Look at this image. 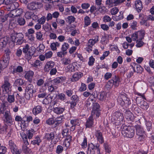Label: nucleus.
Segmentation results:
<instances>
[{
    "label": "nucleus",
    "mask_w": 154,
    "mask_h": 154,
    "mask_svg": "<svg viewBox=\"0 0 154 154\" xmlns=\"http://www.w3.org/2000/svg\"><path fill=\"white\" fill-rule=\"evenodd\" d=\"M121 128L122 133L125 137L131 138L134 136L135 133L134 127L123 125Z\"/></svg>",
    "instance_id": "obj_1"
},
{
    "label": "nucleus",
    "mask_w": 154,
    "mask_h": 154,
    "mask_svg": "<svg viewBox=\"0 0 154 154\" xmlns=\"http://www.w3.org/2000/svg\"><path fill=\"white\" fill-rule=\"evenodd\" d=\"M0 114H2L7 121L11 120L10 110L7 105V102H4L0 106Z\"/></svg>",
    "instance_id": "obj_2"
},
{
    "label": "nucleus",
    "mask_w": 154,
    "mask_h": 154,
    "mask_svg": "<svg viewBox=\"0 0 154 154\" xmlns=\"http://www.w3.org/2000/svg\"><path fill=\"white\" fill-rule=\"evenodd\" d=\"M87 152V154H101L99 144L94 145L92 143L89 144Z\"/></svg>",
    "instance_id": "obj_3"
},
{
    "label": "nucleus",
    "mask_w": 154,
    "mask_h": 154,
    "mask_svg": "<svg viewBox=\"0 0 154 154\" xmlns=\"http://www.w3.org/2000/svg\"><path fill=\"white\" fill-rule=\"evenodd\" d=\"M9 77L5 76L4 78V83L2 86L3 91L5 94H11V85L9 82Z\"/></svg>",
    "instance_id": "obj_4"
},
{
    "label": "nucleus",
    "mask_w": 154,
    "mask_h": 154,
    "mask_svg": "<svg viewBox=\"0 0 154 154\" xmlns=\"http://www.w3.org/2000/svg\"><path fill=\"white\" fill-rule=\"evenodd\" d=\"M136 134L138 136V140L140 141H143L145 140V132L143 127L139 125L135 126Z\"/></svg>",
    "instance_id": "obj_5"
},
{
    "label": "nucleus",
    "mask_w": 154,
    "mask_h": 154,
    "mask_svg": "<svg viewBox=\"0 0 154 154\" xmlns=\"http://www.w3.org/2000/svg\"><path fill=\"white\" fill-rule=\"evenodd\" d=\"M23 52L25 54L26 58L29 60L32 58V56L33 54L32 51L30 48L28 44H26L23 48Z\"/></svg>",
    "instance_id": "obj_6"
},
{
    "label": "nucleus",
    "mask_w": 154,
    "mask_h": 154,
    "mask_svg": "<svg viewBox=\"0 0 154 154\" xmlns=\"http://www.w3.org/2000/svg\"><path fill=\"white\" fill-rule=\"evenodd\" d=\"M113 117L116 122V125H121L124 119L123 114L119 112H116L114 113Z\"/></svg>",
    "instance_id": "obj_7"
},
{
    "label": "nucleus",
    "mask_w": 154,
    "mask_h": 154,
    "mask_svg": "<svg viewBox=\"0 0 154 154\" xmlns=\"http://www.w3.org/2000/svg\"><path fill=\"white\" fill-rule=\"evenodd\" d=\"M23 13V10L22 9H18L11 11L8 13L9 17H14L20 16Z\"/></svg>",
    "instance_id": "obj_8"
},
{
    "label": "nucleus",
    "mask_w": 154,
    "mask_h": 154,
    "mask_svg": "<svg viewBox=\"0 0 154 154\" xmlns=\"http://www.w3.org/2000/svg\"><path fill=\"white\" fill-rule=\"evenodd\" d=\"M55 65V63L52 61H47L44 68V70L46 72H48Z\"/></svg>",
    "instance_id": "obj_9"
},
{
    "label": "nucleus",
    "mask_w": 154,
    "mask_h": 154,
    "mask_svg": "<svg viewBox=\"0 0 154 154\" xmlns=\"http://www.w3.org/2000/svg\"><path fill=\"white\" fill-rule=\"evenodd\" d=\"M9 60L2 57L0 59V70H3L6 67Z\"/></svg>",
    "instance_id": "obj_10"
},
{
    "label": "nucleus",
    "mask_w": 154,
    "mask_h": 154,
    "mask_svg": "<svg viewBox=\"0 0 154 154\" xmlns=\"http://www.w3.org/2000/svg\"><path fill=\"white\" fill-rule=\"evenodd\" d=\"M99 37L98 36H96L94 37V39H90L89 40L88 43V46L90 48V50H92L91 48H92L93 46L94 45L95 43L98 42Z\"/></svg>",
    "instance_id": "obj_11"
},
{
    "label": "nucleus",
    "mask_w": 154,
    "mask_h": 154,
    "mask_svg": "<svg viewBox=\"0 0 154 154\" xmlns=\"http://www.w3.org/2000/svg\"><path fill=\"white\" fill-rule=\"evenodd\" d=\"M54 103V107L53 108V111L57 114H60L63 113L65 110V108L58 107L56 106V102L55 101Z\"/></svg>",
    "instance_id": "obj_12"
},
{
    "label": "nucleus",
    "mask_w": 154,
    "mask_h": 154,
    "mask_svg": "<svg viewBox=\"0 0 154 154\" xmlns=\"http://www.w3.org/2000/svg\"><path fill=\"white\" fill-rule=\"evenodd\" d=\"M9 38L4 37L0 39V49L5 48L8 42Z\"/></svg>",
    "instance_id": "obj_13"
},
{
    "label": "nucleus",
    "mask_w": 154,
    "mask_h": 154,
    "mask_svg": "<svg viewBox=\"0 0 154 154\" xmlns=\"http://www.w3.org/2000/svg\"><path fill=\"white\" fill-rule=\"evenodd\" d=\"M24 36L22 33H19L17 34L16 43V45H21L23 42Z\"/></svg>",
    "instance_id": "obj_14"
},
{
    "label": "nucleus",
    "mask_w": 154,
    "mask_h": 154,
    "mask_svg": "<svg viewBox=\"0 0 154 154\" xmlns=\"http://www.w3.org/2000/svg\"><path fill=\"white\" fill-rule=\"evenodd\" d=\"M95 136L97 141L100 143L102 144L104 142L103 137L102 133L100 131H97L95 133Z\"/></svg>",
    "instance_id": "obj_15"
},
{
    "label": "nucleus",
    "mask_w": 154,
    "mask_h": 154,
    "mask_svg": "<svg viewBox=\"0 0 154 154\" xmlns=\"http://www.w3.org/2000/svg\"><path fill=\"white\" fill-rule=\"evenodd\" d=\"M72 136H69L67 138H65L63 143V146L66 147V149L69 148L71 143L72 141Z\"/></svg>",
    "instance_id": "obj_16"
},
{
    "label": "nucleus",
    "mask_w": 154,
    "mask_h": 154,
    "mask_svg": "<svg viewBox=\"0 0 154 154\" xmlns=\"http://www.w3.org/2000/svg\"><path fill=\"white\" fill-rule=\"evenodd\" d=\"M83 76V73L81 72H75L72 76L71 79L72 82L76 81L79 80Z\"/></svg>",
    "instance_id": "obj_17"
},
{
    "label": "nucleus",
    "mask_w": 154,
    "mask_h": 154,
    "mask_svg": "<svg viewBox=\"0 0 154 154\" xmlns=\"http://www.w3.org/2000/svg\"><path fill=\"white\" fill-rule=\"evenodd\" d=\"M41 5L40 3H36L32 2L29 3L28 6V8L30 10H35L36 8H39V5Z\"/></svg>",
    "instance_id": "obj_18"
},
{
    "label": "nucleus",
    "mask_w": 154,
    "mask_h": 154,
    "mask_svg": "<svg viewBox=\"0 0 154 154\" xmlns=\"http://www.w3.org/2000/svg\"><path fill=\"white\" fill-rule=\"evenodd\" d=\"M33 89L34 86L33 85L31 84H29L25 88V93L33 95Z\"/></svg>",
    "instance_id": "obj_19"
},
{
    "label": "nucleus",
    "mask_w": 154,
    "mask_h": 154,
    "mask_svg": "<svg viewBox=\"0 0 154 154\" xmlns=\"http://www.w3.org/2000/svg\"><path fill=\"white\" fill-rule=\"evenodd\" d=\"M65 80V77L61 76L57 77L54 79L52 80V82L54 85H56L64 82Z\"/></svg>",
    "instance_id": "obj_20"
},
{
    "label": "nucleus",
    "mask_w": 154,
    "mask_h": 154,
    "mask_svg": "<svg viewBox=\"0 0 154 154\" xmlns=\"http://www.w3.org/2000/svg\"><path fill=\"white\" fill-rule=\"evenodd\" d=\"M36 85L38 87L42 86L44 85V87H46L48 86L47 82H45L44 79H38L36 81Z\"/></svg>",
    "instance_id": "obj_21"
},
{
    "label": "nucleus",
    "mask_w": 154,
    "mask_h": 154,
    "mask_svg": "<svg viewBox=\"0 0 154 154\" xmlns=\"http://www.w3.org/2000/svg\"><path fill=\"white\" fill-rule=\"evenodd\" d=\"M125 116L128 121H133L134 120V116L131 112L129 110L126 111Z\"/></svg>",
    "instance_id": "obj_22"
},
{
    "label": "nucleus",
    "mask_w": 154,
    "mask_h": 154,
    "mask_svg": "<svg viewBox=\"0 0 154 154\" xmlns=\"http://www.w3.org/2000/svg\"><path fill=\"white\" fill-rule=\"evenodd\" d=\"M34 72L31 70L27 72L25 75V78L29 82L32 81V78L34 75Z\"/></svg>",
    "instance_id": "obj_23"
},
{
    "label": "nucleus",
    "mask_w": 154,
    "mask_h": 154,
    "mask_svg": "<svg viewBox=\"0 0 154 154\" xmlns=\"http://www.w3.org/2000/svg\"><path fill=\"white\" fill-rule=\"evenodd\" d=\"M94 122L93 117L92 116H91L87 120L85 124L86 128H91Z\"/></svg>",
    "instance_id": "obj_24"
},
{
    "label": "nucleus",
    "mask_w": 154,
    "mask_h": 154,
    "mask_svg": "<svg viewBox=\"0 0 154 154\" xmlns=\"http://www.w3.org/2000/svg\"><path fill=\"white\" fill-rule=\"evenodd\" d=\"M42 110V108L41 106L38 105L35 106L32 109V113L33 115H36L41 113Z\"/></svg>",
    "instance_id": "obj_25"
},
{
    "label": "nucleus",
    "mask_w": 154,
    "mask_h": 154,
    "mask_svg": "<svg viewBox=\"0 0 154 154\" xmlns=\"http://www.w3.org/2000/svg\"><path fill=\"white\" fill-rule=\"evenodd\" d=\"M135 5L137 11L138 12H140L143 8L141 1L140 0L136 1L135 2Z\"/></svg>",
    "instance_id": "obj_26"
},
{
    "label": "nucleus",
    "mask_w": 154,
    "mask_h": 154,
    "mask_svg": "<svg viewBox=\"0 0 154 154\" xmlns=\"http://www.w3.org/2000/svg\"><path fill=\"white\" fill-rule=\"evenodd\" d=\"M55 137V134L54 132H52L50 133H46L45 136V138L48 141H52Z\"/></svg>",
    "instance_id": "obj_27"
},
{
    "label": "nucleus",
    "mask_w": 154,
    "mask_h": 154,
    "mask_svg": "<svg viewBox=\"0 0 154 154\" xmlns=\"http://www.w3.org/2000/svg\"><path fill=\"white\" fill-rule=\"evenodd\" d=\"M111 80H112L113 81L112 83L115 87H117L119 86L120 82L119 77L115 75V77L113 78Z\"/></svg>",
    "instance_id": "obj_28"
},
{
    "label": "nucleus",
    "mask_w": 154,
    "mask_h": 154,
    "mask_svg": "<svg viewBox=\"0 0 154 154\" xmlns=\"http://www.w3.org/2000/svg\"><path fill=\"white\" fill-rule=\"evenodd\" d=\"M8 126L5 124H0V134H4L7 132Z\"/></svg>",
    "instance_id": "obj_29"
},
{
    "label": "nucleus",
    "mask_w": 154,
    "mask_h": 154,
    "mask_svg": "<svg viewBox=\"0 0 154 154\" xmlns=\"http://www.w3.org/2000/svg\"><path fill=\"white\" fill-rule=\"evenodd\" d=\"M47 95V93L45 90L41 89L39 90V94L38 95L39 98H44Z\"/></svg>",
    "instance_id": "obj_30"
},
{
    "label": "nucleus",
    "mask_w": 154,
    "mask_h": 154,
    "mask_svg": "<svg viewBox=\"0 0 154 154\" xmlns=\"http://www.w3.org/2000/svg\"><path fill=\"white\" fill-rule=\"evenodd\" d=\"M69 131V129L65 128L63 129L62 132V135L64 138H67L69 136H72Z\"/></svg>",
    "instance_id": "obj_31"
},
{
    "label": "nucleus",
    "mask_w": 154,
    "mask_h": 154,
    "mask_svg": "<svg viewBox=\"0 0 154 154\" xmlns=\"http://www.w3.org/2000/svg\"><path fill=\"white\" fill-rule=\"evenodd\" d=\"M66 72H72L75 71V68L72 64H69L67 66L65 69Z\"/></svg>",
    "instance_id": "obj_32"
},
{
    "label": "nucleus",
    "mask_w": 154,
    "mask_h": 154,
    "mask_svg": "<svg viewBox=\"0 0 154 154\" xmlns=\"http://www.w3.org/2000/svg\"><path fill=\"white\" fill-rule=\"evenodd\" d=\"M120 14L118 16H113L112 19L115 21H118L123 19L124 18L123 12L121 11L119 12Z\"/></svg>",
    "instance_id": "obj_33"
},
{
    "label": "nucleus",
    "mask_w": 154,
    "mask_h": 154,
    "mask_svg": "<svg viewBox=\"0 0 154 154\" xmlns=\"http://www.w3.org/2000/svg\"><path fill=\"white\" fill-rule=\"evenodd\" d=\"M41 141L42 140L38 136H37L34 140L31 141V144L33 145H37L38 146Z\"/></svg>",
    "instance_id": "obj_34"
},
{
    "label": "nucleus",
    "mask_w": 154,
    "mask_h": 154,
    "mask_svg": "<svg viewBox=\"0 0 154 154\" xmlns=\"http://www.w3.org/2000/svg\"><path fill=\"white\" fill-rule=\"evenodd\" d=\"M8 97L7 98V100L10 103H12L15 101V97L13 94H7Z\"/></svg>",
    "instance_id": "obj_35"
},
{
    "label": "nucleus",
    "mask_w": 154,
    "mask_h": 154,
    "mask_svg": "<svg viewBox=\"0 0 154 154\" xmlns=\"http://www.w3.org/2000/svg\"><path fill=\"white\" fill-rule=\"evenodd\" d=\"M55 127L58 126L61 124L63 122V116H60L56 118L55 119Z\"/></svg>",
    "instance_id": "obj_36"
},
{
    "label": "nucleus",
    "mask_w": 154,
    "mask_h": 154,
    "mask_svg": "<svg viewBox=\"0 0 154 154\" xmlns=\"http://www.w3.org/2000/svg\"><path fill=\"white\" fill-rule=\"evenodd\" d=\"M131 66L134 72H136L137 73H140L141 72L142 68L140 65L136 64L134 67L132 65Z\"/></svg>",
    "instance_id": "obj_37"
},
{
    "label": "nucleus",
    "mask_w": 154,
    "mask_h": 154,
    "mask_svg": "<svg viewBox=\"0 0 154 154\" xmlns=\"http://www.w3.org/2000/svg\"><path fill=\"white\" fill-rule=\"evenodd\" d=\"M140 107L144 110H146L149 107V105L147 102L143 100L141 101Z\"/></svg>",
    "instance_id": "obj_38"
},
{
    "label": "nucleus",
    "mask_w": 154,
    "mask_h": 154,
    "mask_svg": "<svg viewBox=\"0 0 154 154\" xmlns=\"http://www.w3.org/2000/svg\"><path fill=\"white\" fill-rule=\"evenodd\" d=\"M23 71V68L20 66H18L16 68H14L12 72L13 74L17 73L18 72L20 73Z\"/></svg>",
    "instance_id": "obj_39"
},
{
    "label": "nucleus",
    "mask_w": 154,
    "mask_h": 154,
    "mask_svg": "<svg viewBox=\"0 0 154 154\" xmlns=\"http://www.w3.org/2000/svg\"><path fill=\"white\" fill-rule=\"evenodd\" d=\"M1 14L0 15V22H4L6 20L8 19V17H9L8 15V14L5 15L4 16L3 15V13L2 12H0Z\"/></svg>",
    "instance_id": "obj_40"
},
{
    "label": "nucleus",
    "mask_w": 154,
    "mask_h": 154,
    "mask_svg": "<svg viewBox=\"0 0 154 154\" xmlns=\"http://www.w3.org/2000/svg\"><path fill=\"white\" fill-rule=\"evenodd\" d=\"M40 122V120L37 117H35L33 120V123L32 125H33L34 128L38 126V124H39Z\"/></svg>",
    "instance_id": "obj_41"
},
{
    "label": "nucleus",
    "mask_w": 154,
    "mask_h": 154,
    "mask_svg": "<svg viewBox=\"0 0 154 154\" xmlns=\"http://www.w3.org/2000/svg\"><path fill=\"white\" fill-rule=\"evenodd\" d=\"M60 45V43L56 42L51 44L50 47L51 49L53 51L56 50L57 49V47H59Z\"/></svg>",
    "instance_id": "obj_42"
},
{
    "label": "nucleus",
    "mask_w": 154,
    "mask_h": 154,
    "mask_svg": "<svg viewBox=\"0 0 154 154\" xmlns=\"http://www.w3.org/2000/svg\"><path fill=\"white\" fill-rule=\"evenodd\" d=\"M11 54V51L9 49H7L5 51V54L2 57L5 58L10 60V55Z\"/></svg>",
    "instance_id": "obj_43"
},
{
    "label": "nucleus",
    "mask_w": 154,
    "mask_h": 154,
    "mask_svg": "<svg viewBox=\"0 0 154 154\" xmlns=\"http://www.w3.org/2000/svg\"><path fill=\"white\" fill-rule=\"evenodd\" d=\"M71 124L72 125V128L75 127L76 125H80L79 121L78 119H72L70 121Z\"/></svg>",
    "instance_id": "obj_44"
},
{
    "label": "nucleus",
    "mask_w": 154,
    "mask_h": 154,
    "mask_svg": "<svg viewBox=\"0 0 154 154\" xmlns=\"http://www.w3.org/2000/svg\"><path fill=\"white\" fill-rule=\"evenodd\" d=\"M93 107L92 111V114H93V112L99 111L100 107L99 104L97 103H93Z\"/></svg>",
    "instance_id": "obj_45"
},
{
    "label": "nucleus",
    "mask_w": 154,
    "mask_h": 154,
    "mask_svg": "<svg viewBox=\"0 0 154 154\" xmlns=\"http://www.w3.org/2000/svg\"><path fill=\"white\" fill-rule=\"evenodd\" d=\"M85 27L89 25L91 23L90 18L88 16H86L84 18Z\"/></svg>",
    "instance_id": "obj_46"
},
{
    "label": "nucleus",
    "mask_w": 154,
    "mask_h": 154,
    "mask_svg": "<svg viewBox=\"0 0 154 154\" xmlns=\"http://www.w3.org/2000/svg\"><path fill=\"white\" fill-rule=\"evenodd\" d=\"M8 147L11 150L17 147L14 142L11 140H9L8 142Z\"/></svg>",
    "instance_id": "obj_47"
},
{
    "label": "nucleus",
    "mask_w": 154,
    "mask_h": 154,
    "mask_svg": "<svg viewBox=\"0 0 154 154\" xmlns=\"http://www.w3.org/2000/svg\"><path fill=\"white\" fill-rule=\"evenodd\" d=\"M69 47V45L68 43L64 42L62 45L61 51H63L67 53V50Z\"/></svg>",
    "instance_id": "obj_48"
},
{
    "label": "nucleus",
    "mask_w": 154,
    "mask_h": 154,
    "mask_svg": "<svg viewBox=\"0 0 154 154\" xmlns=\"http://www.w3.org/2000/svg\"><path fill=\"white\" fill-rule=\"evenodd\" d=\"M36 37L37 40L42 41L44 38L43 37V34L41 31L36 32Z\"/></svg>",
    "instance_id": "obj_49"
},
{
    "label": "nucleus",
    "mask_w": 154,
    "mask_h": 154,
    "mask_svg": "<svg viewBox=\"0 0 154 154\" xmlns=\"http://www.w3.org/2000/svg\"><path fill=\"white\" fill-rule=\"evenodd\" d=\"M41 64L42 63L41 61L38 60H37L31 65L33 67L36 68H38L41 65Z\"/></svg>",
    "instance_id": "obj_50"
},
{
    "label": "nucleus",
    "mask_w": 154,
    "mask_h": 154,
    "mask_svg": "<svg viewBox=\"0 0 154 154\" xmlns=\"http://www.w3.org/2000/svg\"><path fill=\"white\" fill-rule=\"evenodd\" d=\"M106 95V93L104 92L100 93V94L98 96V98L100 100L103 101L105 99Z\"/></svg>",
    "instance_id": "obj_51"
},
{
    "label": "nucleus",
    "mask_w": 154,
    "mask_h": 154,
    "mask_svg": "<svg viewBox=\"0 0 154 154\" xmlns=\"http://www.w3.org/2000/svg\"><path fill=\"white\" fill-rule=\"evenodd\" d=\"M17 34H18V33L14 32L11 34V41H12L14 43H16V39L17 38Z\"/></svg>",
    "instance_id": "obj_52"
},
{
    "label": "nucleus",
    "mask_w": 154,
    "mask_h": 154,
    "mask_svg": "<svg viewBox=\"0 0 154 154\" xmlns=\"http://www.w3.org/2000/svg\"><path fill=\"white\" fill-rule=\"evenodd\" d=\"M35 131L33 129H32L30 130H28L27 131V136L28 138L29 139H31L33 136L34 134Z\"/></svg>",
    "instance_id": "obj_53"
},
{
    "label": "nucleus",
    "mask_w": 154,
    "mask_h": 154,
    "mask_svg": "<svg viewBox=\"0 0 154 154\" xmlns=\"http://www.w3.org/2000/svg\"><path fill=\"white\" fill-rule=\"evenodd\" d=\"M17 3L14 2L8 5V8L11 10V11H13L16 9V7L15 6H17Z\"/></svg>",
    "instance_id": "obj_54"
},
{
    "label": "nucleus",
    "mask_w": 154,
    "mask_h": 154,
    "mask_svg": "<svg viewBox=\"0 0 154 154\" xmlns=\"http://www.w3.org/2000/svg\"><path fill=\"white\" fill-rule=\"evenodd\" d=\"M103 147L106 152L108 153H109L111 152V148L108 143H104L103 144Z\"/></svg>",
    "instance_id": "obj_55"
},
{
    "label": "nucleus",
    "mask_w": 154,
    "mask_h": 154,
    "mask_svg": "<svg viewBox=\"0 0 154 154\" xmlns=\"http://www.w3.org/2000/svg\"><path fill=\"white\" fill-rule=\"evenodd\" d=\"M137 21L133 20L130 23V25L132 29L136 30L137 29Z\"/></svg>",
    "instance_id": "obj_56"
},
{
    "label": "nucleus",
    "mask_w": 154,
    "mask_h": 154,
    "mask_svg": "<svg viewBox=\"0 0 154 154\" xmlns=\"http://www.w3.org/2000/svg\"><path fill=\"white\" fill-rule=\"evenodd\" d=\"M122 98L123 100L125 99H127L125 101H124V105H125L127 106H128L131 104V101L130 99L127 98L125 95H122Z\"/></svg>",
    "instance_id": "obj_57"
},
{
    "label": "nucleus",
    "mask_w": 154,
    "mask_h": 154,
    "mask_svg": "<svg viewBox=\"0 0 154 154\" xmlns=\"http://www.w3.org/2000/svg\"><path fill=\"white\" fill-rule=\"evenodd\" d=\"M26 116H25L23 118L22 120L21 121L22 125L24 127H27L28 125V124L27 122L26 119Z\"/></svg>",
    "instance_id": "obj_58"
},
{
    "label": "nucleus",
    "mask_w": 154,
    "mask_h": 154,
    "mask_svg": "<svg viewBox=\"0 0 154 154\" xmlns=\"http://www.w3.org/2000/svg\"><path fill=\"white\" fill-rule=\"evenodd\" d=\"M142 39L139 38L137 40L136 43L137 44L136 46L137 48L140 47L142 46L144 44V43L141 41Z\"/></svg>",
    "instance_id": "obj_59"
},
{
    "label": "nucleus",
    "mask_w": 154,
    "mask_h": 154,
    "mask_svg": "<svg viewBox=\"0 0 154 154\" xmlns=\"http://www.w3.org/2000/svg\"><path fill=\"white\" fill-rule=\"evenodd\" d=\"M112 82H113L112 80H109L106 85L105 87L108 89L111 88L113 85Z\"/></svg>",
    "instance_id": "obj_60"
},
{
    "label": "nucleus",
    "mask_w": 154,
    "mask_h": 154,
    "mask_svg": "<svg viewBox=\"0 0 154 154\" xmlns=\"http://www.w3.org/2000/svg\"><path fill=\"white\" fill-rule=\"evenodd\" d=\"M90 4L88 3H83L81 4V7L84 10H86L90 7Z\"/></svg>",
    "instance_id": "obj_61"
},
{
    "label": "nucleus",
    "mask_w": 154,
    "mask_h": 154,
    "mask_svg": "<svg viewBox=\"0 0 154 154\" xmlns=\"http://www.w3.org/2000/svg\"><path fill=\"white\" fill-rule=\"evenodd\" d=\"M51 100H50V98H48V97H45L43 100L42 101V103L43 104L47 105L49 104V103H51Z\"/></svg>",
    "instance_id": "obj_62"
},
{
    "label": "nucleus",
    "mask_w": 154,
    "mask_h": 154,
    "mask_svg": "<svg viewBox=\"0 0 154 154\" xmlns=\"http://www.w3.org/2000/svg\"><path fill=\"white\" fill-rule=\"evenodd\" d=\"M63 151V146L60 145H58L56 148V152L57 153L59 154L61 153Z\"/></svg>",
    "instance_id": "obj_63"
},
{
    "label": "nucleus",
    "mask_w": 154,
    "mask_h": 154,
    "mask_svg": "<svg viewBox=\"0 0 154 154\" xmlns=\"http://www.w3.org/2000/svg\"><path fill=\"white\" fill-rule=\"evenodd\" d=\"M71 60L69 58H65L63 60V64L65 65L70 64Z\"/></svg>",
    "instance_id": "obj_64"
}]
</instances>
